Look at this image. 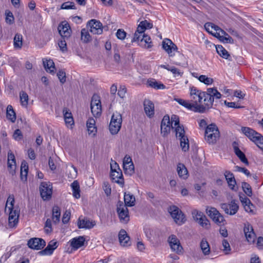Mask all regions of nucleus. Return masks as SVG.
Listing matches in <instances>:
<instances>
[{"mask_svg": "<svg viewBox=\"0 0 263 263\" xmlns=\"http://www.w3.org/2000/svg\"><path fill=\"white\" fill-rule=\"evenodd\" d=\"M85 241V238L83 236H79L72 238L70 241V246L72 248L76 250L82 247Z\"/></svg>", "mask_w": 263, "mask_h": 263, "instance_id": "473e14b6", "label": "nucleus"}, {"mask_svg": "<svg viewBox=\"0 0 263 263\" xmlns=\"http://www.w3.org/2000/svg\"><path fill=\"white\" fill-rule=\"evenodd\" d=\"M28 166L27 163L23 161L21 166V178L23 181H26L27 178Z\"/></svg>", "mask_w": 263, "mask_h": 263, "instance_id": "ea45409f", "label": "nucleus"}, {"mask_svg": "<svg viewBox=\"0 0 263 263\" xmlns=\"http://www.w3.org/2000/svg\"><path fill=\"white\" fill-rule=\"evenodd\" d=\"M167 241L172 250L178 254L181 253L183 248L180 244L179 240L176 235H171L168 238Z\"/></svg>", "mask_w": 263, "mask_h": 263, "instance_id": "f8f14e48", "label": "nucleus"}, {"mask_svg": "<svg viewBox=\"0 0 263 263\" xmlns=\"http://www.w3.org/2000/svg\"><path fill=\"white\" fill-rule=\"evenodd\" d=\"M61 211L60 209L58 206H54L52 208V220L54 223L57 224L59 223L60 219Z\"/></svg>", "mask_w": 263, "mask_h": 263, "instance_id": "4c0bfd02", "label": "nucleus"}, {"mask_svg": "<svg viewBox=\"0 0 263 263\" xmlns=\"http://www.w3.org/2000/svg\"><path fill=\"white\" fill-rule=\"evenodd\" d=\"M206 213L217 224H220L224 220L223 217L214 208L206 209Z\"/></svg>", "mask_w": 263, "mask_h": 263, "instance_id": "f3484780", "label": "nucleus"}, {"mask_svg": "<svg viewBox=\"0 0 263 263\" xmlns=\"http://www.w3.org/2000/svg\"><path fill=\"white\" fill-rule=\"evenodd\" d=\"M133 41L139 42V44L145 48H149L152 46L151 37L148 35L144 34V33L142 34L139 39L136 40H134L133 39Z\"/></svg>", "mask_w": 263, "mask_h": 263, "instance_id": "a878e982", "label": "nucleus"}, {"mask_svg": "<svg viewBox=\"0 0 263 263\" xmlns=\"http://www.w3.org/2000/svg\"><path fill=\"white\" fill-rule=\"evenodd\" d=\"M69 174H68L69 177L73 179L77 175V171L76 167L73 166H71L69 168Z\"/></svg>", "mask_w": 263, "mask_h": 263, "instance_id": "680f3d73", "label": "nucleus"}, {"mask_svg": "<svg viewBox=\"0 0 263 263\" xmlns=\"http://www.w3.org/2000/svg\"><path fill=\"white\" fill-rule=\"evenodd\" d=\"M242 187L243 191L247 195L250 197L252 195L251 187L249 184L247 182H243L242 183Z\"/></svg>", "mask_w": 263, "mask_h": 263, "instance_id": "603ef678", "label": "nucleus"}, {"mask_svg": "<svg viewBox=\"0 0 263 263\" xmlns=\"http://www.w3.org/2000/svg\"><path fill=\"white\" fill-rule=\"evenodd\" d=\"M52 231L51 220L50 218H48L45 222L44 227V231L46 234L51 233Z\"/></svg>", "mask_w": 263, "mask_h": 263, "instance_id": "5fc2aeb1", "label": "nucleus"}, {"mask_svg": "<svg viewBox=\"0 0 263 263\" xmlns=\"http://www.w3.org/2000/svg\"><path fill=\"white\" fill-rule=\"evenodd\" d=\"M123 168L125 174L132 175L134 173V165L133 163L123 164Z\"/></svg>", "mask_w": 263, "mask_h": 263, "instance_id": "8fccbe9b", "label": "nucleus"}, {"mask_svg": "<svg viewBox=\"0 0 263 263\" xmlns=\"http://www.w3.org/2000/svg\"><path fill=\"white\" fill-rule=\"evenodd\" d=\"M90 107L91 112L95 117H97L101 115L102 112V106L100 97L98 95H94L92 96Z\"/></svg>", "mask_w": 263, "mask_h": 263, "instance_id": "6e6552de", "label": "nucleus"}, {"mask_svg": "<svg viewBox=\"0 0 263 263\" xmlns=\"http://www.w3.org/2000/svg\"><path fill=\"white\" fill-rule=\"evenodd\" d=\"M117 210L120 221L124 223H127L129 220L127 208L122 202H119Z\"/></svg>", "mask_w": 263, "mask_h": 263, "instance_id": "9d476101", "label": "nucleus"}, {"mask_svg": "<svg viewBox=\"0 0 263 263\" xmlns=\"http://www.w3.org/2000/svg\"><path fill=\"white\" fill-rule=\"evenodd\" d=\"M204 96L203 105H201L204 108V112L212 107L214 99H219L221 97V93L215 88H208Z\"/></svg>", "mask_w": 263, "mask_h": 263, "instance_id": "20e7f679", "label": "nucleus"}, {"mask_svg": "<svg viewBox=\"0 0 263 263\" xmlns=\"http://www.w3.org/2000/svg\"><path fill=\"white\" fill-rule=\"evenodd\" d=\"M153 27V24L147 21H141L139 24L137 30L134 34V40L139 39L142 34L144 33L146 29H150Z\"/></svg>", "mask_w": 263, "mask_h": 263, "instance_id": "2eb2a0df", "label": "nucleus"}, {"mask_svg": "<svg viewBox=\"0 0 263 263\" xmlns=\"http://www.w3.org/2000/svg\"><path fill=\"white\" fill-rule=\"evenodd\" d=\"M86 127L88 132H97L96 120L92 118H89L86 122Z\"/></svg>", "mask_w": 263, "mask_h": 263, "instance_id": "37998d69", "label": "nucleus"}, {"mask_svg": "<svg viewBox=\"0 0 263 263\" xmlns=\"http://www.w3.org/2000/svg\"><path fill=\"white\" fill-rule=\"evenodd\" d=\"M162 48L170 57H173L175 55V53L177 52L178 49L177 46L168 39H165L163 41Z\"/></svg>", "mask_w": 263, "mask_h": 263, "instance_id": "ddd939ff", "label": "nucleus"}, {"mask_svg": "<svg viewBox=\"0 0 263 263\" xmlns=\"http://www.w3.org/2000/svg\"><path fill=\"white\" fill-rule=\"evenodd\" d=\"M65 39H66L62 38V39L61 41H60L58 43L60 49L62 52H65L67 51V49Z\"/></svg>", "mask_w": 263, "mask_h": 263, "instance_id": "bf43d9fd", "label": "nucleus"}, {"mask_svg": "<svg viewBox=\"0 0 263 263\" xmlns=\"http://www.w3.org/2000/svg\"><path fill=\"white\" fill-rule=\"evenodd\" d=\"M216 49L218 54L222 58L229 59L230 55L229 54L227 50L224 48L221 45H218L216 46Z\"/></svg>", "mask_w": 263, "mask_h": 263, "instance_id": "a18cd8bd", "label": "nucleus"}, {"mask_svg": "<svg viewBox=\"0 0 263 263\" xmlns=\"http://www.w3.org/2000/svg\"><path fill=\"white\" fill-rule=\"evenodd\" d=\"M205 91L197 89L195 87H192L190 90V95L192 101L196 103L198 105H203Z\"/></svg>", "mask_w": 263, "mask_h": 263, "instance_id": "9b49d317", "label": "nucleus"}, {"mask_svg": "<svg viewBox=\"0 0 263 263\" xmlns=\"http://www.w3.org/2000/svg\"><path fill=\"white\" fill-rule=\"evenodd\" d=\"M244 134L257 146L263 149V136L259 133H244Z\"/></svg>", "mask_w": 263, "mask_h": 263, "instance_id": "a211bd4d", "label": "nucleus"}, {"mask_svg": "<svg viewBox=\"0 0 263 263\" xmlns=\"http://www.w3.org/2000/svg\"><path fill=\"white\" fill-rule=\"evenodd\" d=\"M124 199L125 202L124 205L126 207L127 206H132L134 205L135 202V198L133 195L129 193H125Z\"/></svg>", "mask_w": 263, "mask_h": 263, "instance_id": "a19ab883", "label": "nucleus"}, {"mask_svg": "<svg viewBox=\"0 0 263 263\" xmlns=\"http://www.w3.org/2000/svg\"><path fill=\"white\" fill-rule=\"evenodd\" d=\"M233 147L235 154L240 159L241 161L248 165V161L247 159L246 158L245 154L238 148L237 143L236 142H234L233 143Z\"/></svg>", "mask_w": 263, "mask_h": 263, "instance_id": "72a5a7b5", "label": "nucleus"}, {"mask_svg": "<svg viewBox=\"0 0 263 263\" xmlns=\"http://www.w3.org/2000/svg\"><path fill=\"white\" fill-rule=\"evenodd\" d=\"M14 202V197L10 196L6 204L5 211L9 213L8 226L10 228L15 227L18 223L19 214L16 210H13Z\"/></svg>", "mask_w": 263, "mask_h": 263, "instance_id": "7ed1b4c3", "label": "nucleus"}, {"mask_svg": "<svg viewBox=\"0 0 263 263\" xmlns=\"http://www.w3.org/2000/svg\"><path fill=\"white\" fill-rule=\"evenodd\" d=\"M40 192L42 198L44 200L51 198L52 194V186L48 182H42L40 186Z\"/></svg>", "mask_w": 263, "mask_h": 263, "instance_id": "0eeeda50", "label": "nucleus"}, {"mask_svg": "<svg viewBox=\"0 0 263 263\" xmlns=\"http://www.w3.org/2000/svg\"><path fill=\"white\" fill-rule=\"evenodd\" d=\"M192 214L194 220L200 226L206 229L210 228V222L202 212L197 210H194L192 212Z\"/></svg>", "mask_w": 263, "mask_h": 263, "instance_id": "39448f33", "label": "nucleus"}, {"mask_svg": "<svg viewBox=\"0 0 263 263\" xmlns=\"http://www.w3.org/2000/svg\"><path fill=\"white\" fill-rule=\"evenodd\" d=\"M61 9H75L76 7L74 3L71 2H67L62 4L61 6Z\"/></svg>", "mask_w": 263, "mask_h": 263, "instance_id": "4d7b16f0", "label": "nucleus"}, {"mask_svg": "<svg viewBox=\"0 0 263 263\" xmlns=\"http://www.w3.org/2000/svg\"><path fill=\"white\" fill-rule=\"evenodd\" d=\"M224 103L228 107L234 108H240L241 107L240 105H238V104L236 103L235 102H228L225 101Z\"/></svg>", "mask_w": 263, "mask_h": 263, "instance_id": "774afa93", "label": "nucleus"}, {"mask_svg": "<svg viewBox=\"0 0 263 263\" xmlns=\"http://www.w3.org/2000/svg\"><path fill=\"white\" fill-rule=\"evenodd\" d=\"M43 64L45 69L47 72L51 73H54L55 71V66L53 61L51 60H43Z\"/></svg>", "mask_w": 263, "mask_h": 263, "instance_id": "e433bc0d", "label": "nucleus"}, {"mask_svg": "<svg viewBox=\"0 0 263 263\" xmlns=\"http://www.w3.org/2000/svg\"><path fill=\"white\" fill-rule=\"evenodd\" d=\"M200 130H205V132H219V129L214 123L207 125L204 119H201L198 121Z\"/></svg>", "mask_w": 263, "mask_h": 263, "instance_id": "393cba45", "label": "nucleus"}, {"mask_svg": "<svg viewBox=\"0 0 263 263\" xmlns=\"http://www.w3.org/2000/svg\"><path fill=\"white\" fill-rule=\"evenodd\" d=\"M20 101L22 106L27 107L28 103V96L25 91H21L20 93Z\"/></svg>", "mask_w": 263, "mask_h": 263, "instance_id": "09e8293b", "label": "nucleus"}, {"mask_svg": "<svg viewBox=\"0 0 263 263\" xmlns=\"http://www.w3.org/2000/svg\"><path fill=\"white\" fill-rule=\"evenodd\" d=\"M161 132H170L171 129L174 132H184L187 129L179 123V117L175 115L171 117V121L168 116H164L161 124Z\"/></svg>", "mask_w": 263, "mask_h": 263, "instance_id": "f257e3e1", "label": "nucleus"}, {"mask_svg": "<svg viewBox=\"0 0 263 263\" xmlns=\"http://www.w3.org/2000/svg\"><path fill=\"white\" fill-rule=\"evenodd\" d=\"M169 212L177 224L181 225L184 223L185 221V216L178 207L176 206H170Z\"/></svg>", "mask_w": 263, "mask_h": 263, "instance_id": "423d86ee", "label": "nucleus"}, {"mask_svg": "<svg viewBox=\"0 0 263 263\" xmlns=\"http://www.w3.org/2000/svg\"><path fill=\"white\" fill-rule=\"evenodd\" d=\"M57 76L62 84H64L66 80V73L62 70H60L57 73Z\"/></svg>", "mask_w": 263, "mask_h": 263, "instance_id": "13d9d810", "label": "nucleus"}, {"mask_svg": "<svg viewBox=\"0 0 263 263\" xmlns=\"http://www.w3.org/2000/svg\"><path fill=\"white\" fill-rule=\"evenodd\" d=\"M222 245L223 247V251L226 254H229L231 251V247L228 241L226 239H223L222 242Z\"/></svg>", "mask_w": 263, "mask_h": 263, "instance_id": "6e6d98bb", "label": "nucleus"}, {"mask_svg": "<svg viewBox=\"0 0 263 263\" xmlns=\"http://www.w3.org/2000/svg\"><path fill=\"white\" fill-rule=\"evenodd\" d=\"M118 170L119 171H115V170L114 171L111 172V177L112 179L114 180L115 182L118 183L123 184V180L122 178V173L120 168L118 169Z\"/></svg>", "mask_w": 263, "mask_h": 263, "instance_id": "c9c22d12", "label": "nucleus"}, {"mask_svg": "<svg viewBox=\"0 0 263 263\" xmlns=\"http://www.w3.org/2000/svg\"><path fill=\"white\" fill-rule=\"evenodd\" d=\"M185 134V133H176V137L180 141L182 151L186 152L189 150L190 144L189 138Z\"/></svg>", "mask_w": 263, "mask_h": 263, "instance_id": "aec40b11", "label": "nucleus"}, {"mask_svg": "<svg viewBox=\"0 0 263 263\" xmlns=\"http://www.w3.org/2000/svg\"><path fill=\"white\" fill-rule=\"evenodd\" d=\"M87 26L90 28V31L94 34H101L103 32L102 24L99 21L91 20L88 22Z\"/></svg>", "mask_w": 263, "mask_h": 263, "instance_id": "4468645a", "label": "nucleus"}, {"mask_svg": "<svg viewBox=\"0 0 263 263\" xmlns=\"http://www.w3.org/2000/svg\"><path fill=\"white\" fill-rule=\"evenodd\" d=\"M198 80L200 82L203 83L206 85H210L212 84L213 82V80L212 78L206 77L205 75H201L199 76Z\"/></svg>", "mask_w": 263, "mask_h": 263, "instance_id": "3c124183", "label": "nucleus"}, {"mask_svg": "<svg viewBox=\"0 0 263 263\" xmlns=\"http://www.w3.org/2000/svg\"><path fill=\"white\" fill-rule=\"evenodd\" d=\"M238 205L234 201H231V203H223L221 204V208L225 213L231 215L235 214L238 210Z\"/></svg>", "mask_w": 263, "mask_h": 263, "instance_id": "5701e85b", "label": "nucleus"}, {"mask_svg": "<svg viewBox=\"0 0 263 263\" xmlns=\"http://www.w3.org/2000/svg\"><path fill=\"white\" fill-rule=\"evenodd\" d=\"M6 15V22L9 24H12L14 23V16L12 12L8 10H6L5 12Z\"/></svg>", "mask_w": 263, "mask_h": 263, "instance_id": "864d4df0", "label": "nucleus"}, {"mask_svg": "<svg viewBox=\"0 0 263 263\" xmlns=\"http://www.w3.org/2000/svg\"><path fill=\"white\" fill-rule=\"evenodd\" d=\"M224 176L229 187L232 190L236 191L235 188L236 182L234 175L229 171H226Z\"/></svg>", "mask_w": 263, "mask_h": 263, "instance_id": "7c9ffc66", "label": "nucleus"}, {"mask_svg": "<svg viewBox=\"0 0 263 263\" xmlns=\"http://www.w3.org/2000/svg\"><path fill=\"white\" fill-rule=\"evenodd\" d=\"M27 245L30 248L38 250L45 246L46 242L42 238H33L28 240Z\"/></svg>", "mask_w": 263, "mask_h": 263, "instance_id": "412c9836", "label": "nucleus"}, {"mask_svg": "<svg viewBox=\"0 0 263 263\" xmlns=\"http://www.w3.org/2000/svg\"><path fill=\"white\" fill-rule=\"evenodd\" d=\"M154 103L149 100H145L144 101V109L146 116L151 118L155 113Z\"/></svg>", "mask_w": 263, "mask_h": 263, "instance_id": "cd10ccee", "label": "nucleus"}, {"mask_svg": "<svg viewBox=\"0 0 263 263\" xmlns=\"http://www.w3.org/2000/svg\"><path fill=\"white\" fill-rule=\"evenodd\" d=\"M58 31L63 39H68L71 34L70 27L66 21H63L59 24Z\"/></svg>", "mask_w": 263, "mask_h": 263, "instance_id": "dca6fc26", "label": "nucleus"}, {"mask_svg": "<svg viewBox=\"0 0 263 263\" xmlns=\"http://www.w3.org/2000/svg\"><path fill=\"white\" fill-rule=\"evenodd\" d=\"M95 224L96 223L94 221L90 220L86 218L81 219L80 217L78 221V226L80 229H91Z\"/></svg>", "mask_w": 263, "mask_h": 263, "instance_id": "c85d7f7f", "label": "nucleus"}, {"mask_svg": "<svg viewBox=\"0 0 263 263\" xmlns=\"http://www.w3.org/2000/svg\"><path fill=\"white\" fill-rule=\"evenodd\" d=\"M243 231L247 241L253 243L255 242L256 235L252 226L248 222L245 224Z\"/></svg>", "mask_w": 263, "mask_h": 263, "instance_id": "6ab92c4d", "label": "nucleus"}, {"mask_svg": "<svg viewBox=\"0 0 263 263\" xmlns=\"http://www.w3.org/2000/svg\"><path fill=\"white\" fill-rule=\"evenodd\" d=\"M204 138L209 144H215L220 137V133H204Z\"/></svg>", "mask_w": 263, "mask_h": 263, "instance_id": "2f4dec72", "label": "nucleus"}, {"mask_svg": "<svg viewBox=\"0 0 263 263\" xmlns=\"http://www.w3.org/2000/svg\"><path fill=\"white\" fill-rule=\"evenodd\" d=\"M147 84L149 87L156 89H163L165 88V85L162 83L156 81L154 79L148 80Z\"/></svg>", "mask_w": 263, "mask_h": 263, "instance_id": "58836bf2", "label": "nucleus"}, {"mask_svg": "<svg viewBox=\"0 0 263 263\" xmlns=\"http://www.w3.org/2000/svg\"><path fill=\"white\" fill-rule=\"evenodd\" d=\"M205 30L224 43H233V39L223 30L211 23L204 25Z\"/></svg>", "mask_w": 263, "mask_h": 263, "instance_id": "f03ea898", "label": "nucleus"}, {"mask_svg": "<svg viewBox=\"0 0 263 263\" xmlns=\"http://www.w3.org/2000/svg\"><path fill=\"white\" fill-rule=\"evenodd\" d=\"M243 206L246 212L248 213L253 212L254 205H253L251 201H250V203L245 204Z\"/></svg>", "mask_w": 263, "mask_h": 263, "instance_id": "69168bd1", "label": "nucleus"}, {"mask_svg": "<svg viewBox=\"0 0 263 263\" xmlns=\"http://www.w3.org/2000/svg\"><path fill=\"white\" fill-rule=\"evenodd\" d=\"M23 45V36L21 34L16 33L13 41V45L15 48L21 49Z\"/></svg>", "mask_w": 263, "mask_h": 263, "instance_id": "49530a36", "label": "nucleus"}, {"mask_svg": "<svg viewBox=\"0 0 263 263\" xmlns=\"http://www.w3.org/2000/svg\"><path fill=\"white\" fill-rule=\"evenodd\" d=\"M182 106L195 112L200 113L204 112V108L202 106L201 104L198 105L196 103H194V102L191 103L189 101L184 100Z\"/></svg>", "mask_w": 263, "mask_h": 263, "instance_id": "b1692460", "label": "nucleus"}, {"mask_svg": "<svg viewBox=\"0 0 263 263\" xmlns=\"http://www.w3.org/2000/svg\"><path fill=\"white\" fill-rule=\"evenodd\" d=\"M126 91L127 90L125 86H121L118 90V95L121 98L123 99L125 97Z\"/></svg>", "mask_w": 263, "mask_h": 263, "instance_id": "052dcab7", "label": "nucleus"}, {"mask_svg": "<svg viewBox=\"0 0 263 263\" xmlns=\"http://www.w3.org/2000/svg\"><path fill=\"white\" fill-rule=\"evenodd\" d=\"M81 40L84 43L89 42L91 40V36L89 33L85 28H83L81 30Z\"/></svg>", "mask_w": 263, "mask_h": 263, "instance_id": "de8ad7c7", "label": "nucleus"}, {"mask_svg": "<svg viewBox=\"0 0 263 263\" xmlns=\"http://www.w3.org/2000/svg\"><path fill=\"white\" fill-rule=\"evenodd\" d=\"M200 247L204 255H207L210 254V247L209 243L205 239H202L201 240L200 244Z\"/></svg>", "mask_w": 263, "mask_h": 263, "instance_id": "79ce46f5", "label": "nucleus"}, {"mask_svg": "<svg viewBox=\"0 0 263 263\" xmlns=\"http://www.w3.org/2000/svg\"><path fill=\"white\" fill-rule=\"evenodd\" d=\"M7 166L9 173L13 175L15 173L16 164L14 155L11 151L8 153Z\"/></svg>", "mask_w": 263, "mask_h": 263, "instance_id": "4be33fe9", "label": "nucleus"}, {"mask_svg": "<svg viewBox=\"0 0 263 263\" xmlns=\"http://www.w3.org/2000/svg\"><path fill=\"white\" fill-rule=\"evenodd\" d=\"M126 33L124 30L119 29L116 32V36L120 40H123L126 37Z\"/></svg>", "mask_w": 263, "mask_h": 263, "instance_id": "e2e57ef3", "label": "nucleus"}, {"mask_svg": "<svg viewBox=\"0 0 263 263\" xmlns=\"http://www.w3.org/2000/svg\"><path fill=\"white\" fill-rule=\"evenodd\" d=\"M6 117L12 122H14L16 120L15 113L11 105H8L7 107Z\"/></svg>", "mask_w": 263, "mask_h": 263, "instance_id": "c03bdc74", "label": "nucleus"}, {"mask_svg": "<svg viewBox=\"0 0 263 263\" xmlns=\"http://www.w3.org/2000/svg\"><path fill=\"white\" fill-rule=\"evenodd\" d=\"M70 213L66 211L63 214L62 217V222L63 223H67L70 219Z\"/></svg>", "mask_w": 263, "mask_h": 263, "instance_id": "338daca9", "label": "nucleus"}, {"mask_svg": "<svg viewBox=\"0 0 263 263\" xmlns=\"http://www.w3.org/2000/svg\"><path fill=\"white\" fill-rule=\"evenodd\" d=\"M122 117L120 114H113L109 124L110 132H119L122 124Z\"/></svg>", "mask_w": 263, "mask_h": 263, "instance_id": "1a4fd4ad", "label": "nucleus"}, {"mask_svg": "<svg viewBox=\"0 0 263 263\" xmlns=\"http://www.w3.org/2000/svg\"><path fill=\"white\" fill-rule=\"evenodd\" d=\"M58 247V242L54 240H51L45 249L41 251L39 253L43 255H50Z\"/></svg>", "mask_w": 263, "mask_h": 263, "instance_id": "bb28decb", "label": "nucleus"}, {"mask_svg": "<svg viewBox=\"0 0 263 263\" xmlns=\"http://www.w3.org/2000/svg\"><path fill=\"white\" fill-rule=\"evenodd\" d=\"M103 190L104 191V192L105 194L108 196L111 194V188L110 187V185L108 184V183L106 182H104L103 186Z\"/></svg>", "mask_w": 263, "mask_h": 263, "instance_id": "0e129e2a", "label": "nucleus"}, {"mask_svg": "<svg viewBox=\"0 0 263 263\" xmlns=\"http://www.w3.org/2000/svg\"><path fill=\"white\" fill-rule=\"evenodd\" d=\"M177 171L180 178L183 179L187 178L189 176L188 171L183 164L179 163L177 165Z\"/></svg>", "mask_w": 263, "mask_h": 263, "instance_id": "f704fd0d", "label": "nucleus"}, {"mask_svg": "<svg viewBox=\"0 0 263 263\" xmlns=\"http://www.w3.org/2000/svg\"><path fill=\"white\" fill-rule=\"evenodd\" d=\"M118 236L121 245L124 247H128L130 245V238L124 230L122 229L120 231Z\"/></svg>", "mask_w": 263, "mask_h": 263, "instance_id": "c756f323", "label": "nucleus"}]
</instances>
